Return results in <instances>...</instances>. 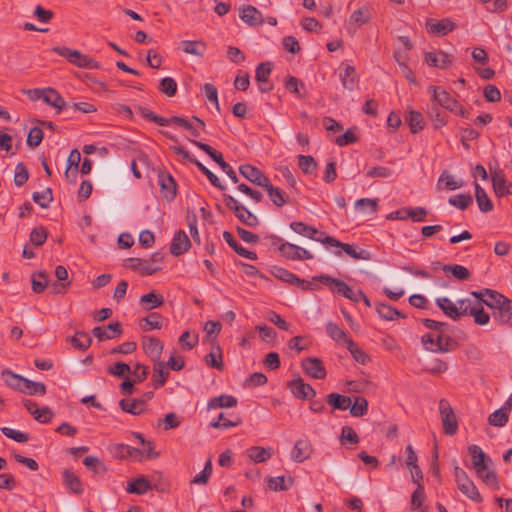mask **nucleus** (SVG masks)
Here are the masks:
<instances>
[{
	"mask_svg": "<svg viewBox=\"0 0 512 512\" xmlns=\"http://www.w3.org/2000/svg\"><path fill=\"white\" fill-rule=\"evenodd\" d=\"M468 452L472 457V465L476 471L477 476L488 486L498 489L497 474L488 469V464L491 463L489 458L478 445H471L468 447Z\"/></svg>",
	"mask_w": 512,
	"mask_h": 512,
	"instance_id": "f257e3e1",
	"label": "nucleus"
},
{
	"mask_svg": "<svg viewBox=\"0 0 512 512\" xmlns=\"http://www.w3.org/2000/svg\"><path fill=\"white\" fill-rule=\"evenodd\" d=\"M52 50L58 55L66 58L69 63L79 68L98 69L100 67L99 63L95 59L82 54L78 50H73L65 46H56L53 47Z\"/></svg>",
	"mask_w": 512,
	"mask_h": 512,
	"instance_id": "f03ea898",
	"label": "nucleus"
},
{
	"mask_svg": "<svg viewBox=\"0 0 512 512\" xmlns=\"http://www.w3.org/2000/svg\"><path fill=\"white\" fill-rule=\"evenodd\" d=\"M223 201L226 207L233 211L235 217L244 225L256 227L259 224L257 216L249 211L244 205L240 204L233 196L223 194Z\"/></svg>",
	"mask_w": 512,
	"mask_h": 512,
	"instance_id": "7ed1b4c3",
	"label": "nucleus"
},
{
	"mask_svg": "<svg viewBox=\"0 0 512 512\" xmlns=\"http://www.w3.org/2000/svg\"><path fill=\"white\" fill-rule=\"evenodd\" d=\"M314 281H320L328 286H334L332 288V292L338 293L343 297L351 300L352 302H359V296L357 295V291H353L352 288L342 280L336 279L329 275H320L313 278Z\"/></svg>",
	"mask_w": 512,
	"mask_h": 512,
	"instance_id": "20e7f679",
	"label": "nucleus"
},
{
	"mask_svg": "<svg viewBox=\"0 0 512 512\" xmlns=\"http://www.w3.org/2000/svg\"><path fill=\"white\" fill-rule=\"evenodd\" d=\"M192 144H194L196 147L204 151L207 155H209L220 167L221 169L227 174V176L231 179L233 183L238 182V177L233 170V168L225 162L223 155L220 152H217L214 150L210 145L197 141V140H190Z\"/></svg>",
	"mask_w": 512,
	"mask_h": 512,
	"instance_id": "39448f33",
	"label": "nucleus"
},
{
	"mask_svg": "<svg viewBox=\"0 0 512 512\" xmlns=\"http://www.w3.org/2000/svg\"><path fill=\"white\" fill-rule=\"evenodd\" d=\"M439 411L444 433L451 436L456 434L458 430V422L453 408L446 399H441L439 401Z\"/></svg>",
	"mask_w": 512,
	"mask_h": 512,
	"instance_id": "423d86ee",
	"label": "nucleus"
},
{
	"mask_svg": "<svg viewBox=\"0 0 512 512\" xmlns=\"http://www.w3.org/2000/svg\"><path fill=\"white\" fill-rule=\"evenodd\" d=\"M272 274L274 277L283 282L301 287V289L304 291L312 289V284L309 281L299 278L294 273L288 271L285 268L274 266L272 269Z\"/></svg>",
	"mask_w": 512,
	"mask_h": 512,
	"instance_id": "0eeeda50",
	"label": "nucleus"
},
{
	"mask_svg": "<svg viewBox=\"0 0 512 512\" xmlns=\"http://www.w3.org/2000/svg\"><path fill=\"white\" fill-rule=\"evenodd\" d=\"M322 243L328 244L333 247H340L343 249V251L348 254L350 257L354 259H361V260H370L371 259V253L367 250L360 249L357 251L353 245L342 243L339 240L335 239L332 236H325L322 240Z\"/></svg>",
	"mask_w": 512,
	"mask_h": 512,
	"instance_id": "6e6552de",
	"label": "nucleus"
},
{
	"mask_svg": "<svg viewBox=\"0 0 512 512\" xmlns=\"http://www.w3.org/2000/svg\"><path fill=\"white\" fill-rule=\"evenodd\" d=\"M429 90L437 104L453 113H458L459 102L452 98L446 90L437 86H430Z\"/></svg>",
	"mask_w": 512,
	"mask_h": 512,
	"instance_id": "1a4fd4ad",
	"label": "nucleus"
},
{
	"mask_svg": "<svg viewBox=\"0 0 512 512\" xmlns=\"http://www.w3.org/2000/svg\"><path fill=\"white\" fill-rule=\"evenodd\" d=\"M301 366L305 373L314 379L322 380L327 375L322 360L317 357H307L303 359Z\"/></svg>",
	"mask_w": 512,
	"mask_h": 512,
	"instance_id": "9d476101",
	"label": "nucleus"
},
{
	"mask_svg": "<svg viewBox=\"0 0 512 512\" xmlns=\"http://www.w3.org/2000/svg\"><path fill=\"white\" fill-rule=\"evenodd\" d=\"M123 329L120 322L110 323L106 326H97L92 329V335L98 341H105L119 337L122 335Z\"/></svg>",
	"mask_w": 512,
	"mask_h": 512,
	"instance_id": "9b49d317",
	"label": "nucleus"
},
{
	"mask_svg": "<svg viewBox=\"0 0 512 512\" xmlns=\"http://www.w3.org/2000/svg\"><path fill=\"white\" fill-rule=\"evenodd\" d=\"M288 388L291 393L298 399H309L315 397L316 390L308 383H305L302 378L293 379L288 383Z\"/></svg>",
	"mask_w": 512,
	"mask_h": 512,
	"instance_id": "f8f14e48",
	"label": "nucleus"
},
{
	"mask_svg": "<svg viewBox=\"0 0 512 512\" xmlns=\"http://www.w3.org/2000/svg\"><path fill=\"white\" fill-rule=\"evenodd\" d=\"M425 26L428 33L436 36H445L455 29L456 24L449 18L440 21L430 18L427 19Z\"/></svg>",
	"mask_w": 512,
	"mask_h": 512,
	"instance_id": "ddd939ff",
	"label": "nucleus"
},
{
	"mask_svg": "<svg viewBox=\"0 0 512 512\" xmlns=\"http://www.w3.org/2000/svg\"><path fill=\"white\" fill-rule=\"evenodd\" d=\"M158 182L162 197L169 201L173 200L177 193V184L172 175L170 173L160 171L158 173Z\"/></svg>",
	"mask_w": 512,
	"mask_h": 512,
	"instance_id": "4468645a",
	"label": "nucleus"
},
{
	"mask_svg": "<svg viewBox=\"0 0 512 512\" xmlns=\"http://www.w3.org/2000/svg\"><path fill=\"white\" fill-rule=\"evenodd\" d=\"M239 172L248 181L257 186H266L269 178L257 167L250 164H243L239 167Z\"/></svg>",
	"mask_w": 512,
	"mask_h": 512,
	"instance_id": "2eb2a0df",
	"label": "nucleus"
},
{
	"mask_svg": "<svg viewBox=\"0 0 512 512\" xmlns=\"http://www.w3.org/2000/svg\"><path fill=\"white\" fill-rule=\"evenodd\" d=\"M492 187L495 195L502 198L512 194V183H508L502 171H491Z\"/></svg>",
	"mask_w": 512,
	"mask_h": 512,
	"instance_id": "dca6fc26",
	"label": "nucleus"
},
{
	"mask_svg": "<svg viewBox=\"0 0 512 512\" xmlns=\"http://www.w3.org/2000/svg\"><path fill=\"white\" fill-rule=\"evenodd\" d=\"M239 17L251 27L261 26L264 23L262 13L252 5H243L239 10Z\"/></svg>",
	"mask_w": 512,
	"mask_h": 512,
	"instance_id": "f3484780",
	"label": "nucleus"
},
{
	"mask_svg": "<svg viewBox=\"0 0 512 512\" xmlns=\"http://www.w3.org/2000/svg\"><path fill=\"white\" fill-rule=\"evenodd\" d=\"M127 267L139 272L143 276H149L161 270L159 266H152L147 259L131 257L126 260Z\"/></svg>",
	"mask_w": 512,
	"mask_h": 512,
	"instance_id": "a211bd4d",
	"label": "nucleus"
},
{
	"mask_svg": "<svg viewBox=\"0 0 512 512\" xmlns=\"http://www.w3.org/2000/svg\"><path fill=\"white\" fill-rule=\"evenodd\" d=\"M313 447L308 439H300L296 441L291 452V458L298 463H302L311 457Z\"/></svg>",
	"mask_w": 512,
	"mask_h": 512,
	"instance_id": "6ab92c4d",
	"label": "nucleus"
},
{
	"mask_svg": "<svg viewBox=\"0 0 512 512\" xmlns=\"http://www.w3.org/2000/svg\"><path fill=\"white\" fill-rule=\"evenodd\" d=\"M191 246V242L187 234L183 230L175 233L170 244V253L174 256L184 254Z\"/></svg>",
	"mask_w": 512,
	"mask_h": 512,
	"instance_id": "aec40b11",
	"label": "nucleus"
},
{
	"mask_svg": "<svg viewBox=\"0 0 512 512\" xmlns=\"http://www.w3.org/2000/svg\"><path fill=\"white\" fill-rule=\"evenodd\" d=\"M421 343L426 350L435 353H446L450 348L443 346V335L440 333L434 337L431 333H426L421 337Z\"/></svg>",
	"mask_w": 512,
	"mask_h": 512,
	"instance_id": "412c9836",
	"label": "nucleus"
},
{
	"mask_svg": "<svg viewBox=\"0 0 512 512\" xmlns=\"http://www.w3.org/2000/svg\"><path fill=\"white\" fill-rule=\"evenodd\" d=\"M290 228L297 234H300L302 236L308 237L312 240H315V241H318L321 243H322V240L324 239L323 232H320L316 228L309 226L301 221L291 222Z\"/></svg>",
	"mask_w": 512,
	"mask_h": 512,
	"instance_id": "4be33fe9",
	"label": "nucleus"
},
{
	"mask_svg": "<svg viewBox=\"0 0 512 512\" xmlns=\"http://www.w3.org/2000/svg\"><path fill=\"white\" fill-rule=\"evenodd\" d=\"M425 62L429 66L444 69L450 65L451 60L447 53L440 50L438 52H427L425 54Z\"/></svg>",
	"mask_w": 512,
	"mask_h": 512,
	"instance_id": "5701e85b",
	"label": "nucleus"
},
{
	"mask_svg": "<svg viewBox=\"0 0 512 512\" xmlns=\"http://www.w3.org/2000/svg\"><path fill=\"white\" fill-rule=\"evenodd\" d=\"M43 102L55 108L57 112H60L66 108L65 99L60 95V93L57 90L51 87L46 88L43 97Z\"/></svg>",
	"mask_w": 512,
	"mask_h": 512,
	"instance_id": "b1692460",
	"label": "nucleus"
},
{
	"mask_svg": "<svg viewBox=\"0 0 512 512\" xmlns=\"http://www.w3.org/2000/svg\"><path fill=\"white\" fill-rule=\"evenodd\" d=\"M223 238L226 243L240 256L245 257L250 260H257V254L253 251H249L246 248L242 247L237 240L234 238L232 233L229 231L223 232Z\"/></svg>",
	"mask_w": 512,
	"mask_h": 512,
	"instance_id": "393cba45",
	"label": "nucleus"
},
{
	"mask_svg": "<svg viewBox=\"0 0 512 512\" xmlns=\"http://www.w3.org/2000/svg\"><path fill=\"white\" fill-rule=\"evenodd\" d=\"M475 187V199L479 210L483 213H488L493 210L494 205L485 192V190L477 183L474 184Z\"/></svg>",
	"mask_w": 512,
	"mask_h": 512,
	"instance_id": "a878e982",
	"label": "nucleus"
},
{
	"mask_svg": "<svg viewBox=\"0 0 512 512\" xmlns=\"http://www.w3.org/2000/svg\"><path fill=\"white\" fill-rule=\"evenodd\" d=\"M119 406L123 412L140 415L145 411V399H122L119 402Z\"/></svg>",
	"mask_w": 512,
	"mask_h": 512,
	"instance_id": "bb28decb",
	"label": "nucleus"
},
{
	"mask_svg": "<svg viewBox=\"0 0 512 512\" xmlns=\"http://www.w3.org/2000/svg\"><path fill=\"white\" fill-rule=\"evenodd\" d=\"M238 403L236 397L232 395H220L217 397L211 398L207 403L208 410L217 409V408H232L235 407Z\"/></svg>",
	"mask_w": 512,
	"mask_h": 512,
	"instance_id": "cd10ccee",
	"label": "nucleus"
},
{
	"mask_svg": "<svg viewBox=\"0 0 512 512\" xmlns=\"http://www.w3.org/2000/svg\"><path fill=\"white\" fill-rule=\"evenodd\" d=\"M326 402L333 409L344 411V410H347L351 406L352 399L349 396L333 392L326 396Z\"/></svg>",
	"mask_w": 512,
	"mask_h": 512,
	"instance_id": "c85d7f7f",
	"label": "nucleus"
},
{
	"mask_svg": "<svg viewBox=\"0 0 512 512\" xmlns=\"http://www.w3.org/2000/svg\"><path fill=\"white\" fill-rule=\"evenodd\" d=\"M152 489V485L144 476H140L127 484L126 492L129 494L143 495Z\"/></svg>",
	"mask_w": 512,
	"mask_h": 512,
	"instance_id": "c756f323",
	"label": "nucleus"
},
{
	"mask_svg": "<svg viewBox=\"0 0 512 512\" xmlns=\"http://www.w3.org/2000/svg\"><path fill=\"white\" fill-rule=\"evenodd\" d=\"M437 306L451 319L459 320L464 315L463 310L459 311L456 304L452 303L448 298L442 297L436 299Z\"/></svg>",
	"mask_w": 512,
	"mask_h": 512,
	"instance_id": "7c9ffc66",
	"label": "nucleus"
},
{
	"mask_svg": "<svg viewBox=\"0 0 512 512\" xmlns=\"http://www.w3.org/2000/svg\"><path fill=\"white\" fill-rule=\"evenodd\" d=\"M63 481L65 486L74 494L80 495L83 493L82 483L79 477L72 472L71 470H64L63 473Z\"/></svg>",
	"mask_w": 512,
	"mask_h": 512,
	"instance_id": "2f4dec72",
	"label": "nucleus"
},
{
	"mask_svg": "<svg viewBox=\"0 0 512 512\" xmlns=\"http://www.w3.org/2000/svg\"><path fill=\"white\" fill-rule=\"evenodd\" d=\"M181 45L183 52L197 57H203L206 51V43L202 40H184Z\"/></svg>",
	"mask_w": 512,
	"mask_h": 512,
	"instance_id": "473e14b6",
	"label": "nucleus"
},
{
	"mask_svg": "<svg viewBox=\"0 0 512 512\" xmlns=\"http://www.w3.org/2000/svg\"><path fill=\"white\" fill-rule=\"evenodd\" d=\"M464 315L473 316L474 322L480 326L486 325L490 321V315L483 309L481 305L473 307H465L463 309Z\"/></svg>",
	"mask_w": 512,
	"mask_h": 512,
	"instance_id": "72a5a7b5",
	"label": "nucleus"
},
{
	"mask_svg": "<svg viewBox=\"0 0 512 512\" xmlns=\"http://www.w3.org/2000/svg\"><path fill=\"white\" fill-rule=\"evenodd\" d=\"M168 376H169V370L166 367L164 362L159 361L154 364L152 381H153V385L156 389L162 387L165 384Z\"/></svg>",
	"mask_w": 512,
	"mask_h": 512,
	"instance_id": "f704fd0d",
	"label": "nucleus"
},
{
	"mask_svg": "<svg viewBox=\"0 0 512 512\" xmlns=\"http://www.w3.org/2000/svg\"><path fill=\"white\" fill-rule=\"evenodd\" d=\"M241 423L242 420L239 416L232 415L231 418H227L222 412L218 415V418L215 421L210 423V426L215 429L227 430L229 428L239 426Z\"/></svg>",
	"mask_w": 512,
	"mask_h": 512,
	"instance_id": "c9c22d12",
	"label": "nucleus"
},
{
	"mask_svg": "<svg viewBox=\"0 0 512 512\" xmlns=\"http://www.w3.org/2000/svg\"><path fill=\"white\" fill-rule=\"evenodd\" d=\"M462 186V180H455L454 177L448 171L442 172L437 182L438 190H456L461 188Z\"/></svg>",
	"mask_w": 512,
	"mask_h": 512,
	"instance_id": "e433bc0d",
	"label": "nucleus"
},
{
	"mask_svg": "<svg viewBox=\"0 0 512 512\" xmlns=\"http://www.w3.org/2000/svg\"><path fill=\"white\" fill-rule=\"evenodd\" d=\"M457 486L458 489L472 501L476 503H481L483 501L481 494L471 479H468Z\"/></svg>",
	"mask_w": 512,
	"mask_h": 512,
	"instance_id": "4c0bfd02",
	"label": "nucleus"
},
{
	"mask_svg": "<svg viewBox=\"0 0 512 512\" xmlns=\"http://www.w3.org/2000/svg\"><path fill=\"white\" fill-rule=\"evenodd\" d=\"M340 78L343 87L349 91H353L357 86L358 80L356 77V71L351 65H345L343 73L340 74Z\"/></svg>",
	"mask_w": 512,
	"mask_h": 512,
	"instance_id": "58836bf2",
	"label": "nucleus"
},
{
	"mask_svg": "<svg viewBox=\"0 0 512 512\" xmlns=\"http://www.w3.org/2000/svg\"><path fill=\"white\" fill-rule=\"evenodd\" d=\"M140 304L145 305V310H152L162 306L164 304V298L162 295L153 290L140 297Z\"/></svg>",
	"mask_w": 512,
	"mask_h": 512,
	"instance_id": "ea45409f",
	"label": "nucleus"
},
{
	"mask_svg": "<svg viewBox=\"0 0 512 512\" xmlns=\"http://www.w3.org/2000/svg\"><path fill=\"white\" fill-rule=\"evenodd\" d=\"M204 361L209 367L223 371L224 364L220 346L216 345L213 350L204 357Z\"/></svg>",
	"mask_w": 512,
	"mask_h": 512,
	"instance_id": "a19ab883",
	"label": "nucleus"
},
{
	"mask_svg": "<svg viewBox=\"0 0 512 512\" xmlns=\"http://www.w3.org/2000/svg\"><path fill=\"white\" fill-rule=\"evenodd\" d=\"M263 188L266 189L270 200L277 207H282L287 203L285 193L279 187L273 186L270 179L268 180L267 185L263 186Z\"/></svg>",
	"mask_w": 512,
	"mask_h": 512,
	"instance_id": "79ce46f5",
	"label": "nucleus"
},
{
	"mask_svg": "<svg viewBox=\"0 0 512 512\" xmlns=\"http://www.w3.org/2000/svg\"><path fill=\"white\" fill-rule=\"evenodd\" d=\"M376 311L380 318L384 320H394L396 318H405L406 316L402 314L399 310L396 308L384 304V303H377L376 304Z\"/></svg>",
	"mask_w": 512,
	"mask_h": 512,
	"instance_id": "37998d69",
	"label": "nucleus"
},
{
	"mask_svg": "<svg viewBox=\"0 0 512 512\" xmlns=\"http://www.w3.org/2000/svg\"><path fill=\"white\" fill-rule=\"evenodd\" d=\"M2 376L4 378V382L6 383L7 386H9L10 388L22 393V387H23V382L25 381V378L22 377L21 375L19 374H16L10 370H4L2 372Z\"/></svg>",
	"mask_w": 512,
	"mask_h": 512,
	"instance_id": "c03bdc74",
	"label": "nucleus"
},
{
	"mask_svg": "<svg viewBox=\"0 0 512 512\" xmlns=\"http://www.w3.org/2000/svg\"><path fill=\"white\" fill-rule=\"evenodd\" d=\"M326 332L330 338H332L337 343H344L347 346V342L352 340L346 334V332L341 329L337 324L333 322H328L326 324Z\"/></svg>",
	"mask_w": 512,
	"mask_h": 512,
	"instance_id": "a18cd8bd",
	"label": "nucleus"
},
{
	"mask_svg": "<svg viewBox=\"0 0 512 512\" xmlns=\"http://www.w3.org/2000/svg\"><path fill=\"white\" fill-rule=\"evenodd\" d=\"M442 270L446 274H451L454 278H456L457 280H461V281L468 280L471 276L470 271L466 267L459 265V264L444 265L442 267Z\"/></svg>",
	"mask_w": 512,
	"mask_h": 512,
	"instance_id": "49530a36",
	"label": "nucleus"
},
{
	"mask_svg": "<svg viewBox=\"0 0 512 512\" xmlns=\"http://www.w3.org/2000/svg\"><path fill=\"white\" fill-rule=\"evenodd\" d=\"M249 458L255 463L266 462L272 456L270 448L266 449L260 446H252L248 449Z\"/></svg>",
	"mask_w": 512,
	"mask_h": 512,
	"instance_id": "de8ad7c7",
	"label": "nucleus"
},
{
	"mask_svg": "<svg viewBox=\"0 0 512 512\" xmlns=\"http://www.w3.org/2000/svg\"><path fill=\"white\" fill-rule=\"evenodd\" d=\"M143 349L147 354L159 358L163 350V344L158 338L148 337L143 341Z\"/></svg>",
	"mask_w": 512,
	"mask_h": 512,
	"instance_id": "09e8293b",
	"label": "nucleus"
},
{
	"mask_svg": "<svg viewBox=\"0 0 512 512\" xmlns=\"http://www.w3.org/2000/svg\"><path fill=\"white\" fill-rule=\"evenodd\" d=\"M22 393L27 395H40L46 394V385L42 382H35L25 378L23 382Z\"/></svg>",
	"mask_w": 512,
	"mask_h": 512,
	"instance_id": "8fccbe9b",
	"label": "nucleus"
},
{
	"mask_svg": "<svg viewBox=\"0 0 512 512\" xmlns=\"http://www.w3.org/2000/svg\"><path fill=\"white\" fill-rule=\"evenodd\" d=\"M288 484H286V479L284 476L279 477H269L267 478V485L270 490L272 491H285L290 486L293 485L294 479L292 477H289L287 479Z\"/></svg>",
	"mask_w": 512,
	"mask_h": 512,
	"instance_id": "3c124183",
	"label": "nucleus"
},
{
	"mask_svg": "<svg viewBox=\"0 0 512 512\" xmlns=\"http://www.w3.org/2000/svg\"><path fill=\"white\" fill-rule=\"evenodd\" d=\"M350 414L354 417H362L368 412V401L365 397L357 396L349 407Z\"/></svg>",
	"mask_w": 512,
	"mask_h": 512,
	"instance_id": "603ef678",
	"label": "nucleus"
},
{
	"mask_svg": "<svg viewBox=\"0 0 512 512\" xmlns=\"http://www.w3.org/2000/svg\"><path fill=\"white\" fill-rule=\"evenodd\" d=\"M406 121L410 127V130L413 134H416L423 130L424 128V119L420 112L418 111H410Z\"/></svg>",
	"mask_w": 512,
	"mask_h": 512,
	"instance_id": "864d4df0",
	"label": "nucleus"
},
{
	"mask_svg": "<svg viewBox=\"0 0 512 512\" xmlns=\"http://www.w3.org/2000/svg\"><path fill=\"white\" fill-rule=\"evenodd\" d=\"M507 408L504 406L496 411H494L492 414L489 415L488 421L490 425L496 426V427H503L506 425V423L509 420V415L507 412Z\"/></svg>",
	"mask_w": 512,
	"mask_h": 512,
	"instance_id": "5fc2aeb1",
	"label": "nucleus"
},
{
	"mask_svg": "<svg viewBox=\"0 0 512 512\" xmlns=\"http://www.w3.org/2000/svg\"><path fill=\"white\" fill-rule=\"evenodd\" d=\"M371 19L370 11L367 7H362L354 11L350 15V22L354 23L356 27H360L366 23H368Z\"/></svg>",
	"mask_w": 512,
	"mask_h": 512,
	"instance_id": "6e6d98bb",
	"label": "nucleus"
},
{
	"mask_svg": "<svg viewBox=\"0 0 512 512\" xmlns=\"http://www.w3.org/2000/svg\"><path fill=\"white\" fill-rule=\"evenodd\" d=\"M70 341L75 348H78L82 351L87 350L92 343V339L90 338V336L82 331L76 332Z\"/></svg>",
	"mask_w": 512,
	"mask_h": 512,
	"instance_id": "4d7b16f0",
	"label": "nucleus"
},
{
	"mask_svg": "<svg viewBox=\"0 0 512 512\" xmlns=\"http://www.w3.org/2000/svg\"><path fill=\"white\" fill-rule=\"evenodd\" d=\"M298 165L303 173L307 175L313 174L317 169L316 160L310 155H299L298 156Z\"/></svg>",
	"mask_w": 512,
	"mask_h": 512,
	"instance_id": "13d9d810",
	"label": "nucleus"
},
{
	"mask_svg": "<svg viewBox=\"0 0 512 512\" xmlns=\"http://www.w3.org/2000/svg\"><path fill=\"white\" fill-rule=\"evenodd\" d=\"M346 348L349 350L354 360L358 363L364 365L370 361V357L362 349H360L353 340H349L347 342Z\"/></svg>",
	"mask_w": 512,
	"mask_h": 512,
	"instance_id": "bf43d9fd",
	"label": "nucleus"
},
{
	"mask_svg": "<svg viewBox=\"0 0 512 512\" xmlns=\"http://www.w3.org/2000/svg\"><path fill=\"white\" fill-rule=\"evenodd\" d=\"M358 131L357 127L349 128L344 134L338 136L335 139V143L339 147H344L349 144H354L358 142V136L356 135V132Z\"/></svg>",
	"mask_w": 512,
	"mask_h": 512,
	"instance_id": "052dcab7",
	"label": "nucleus"
},
{
	"mask_svg": "<svg viewBox=\"0 0 512 512\" xmlns=\"http://www.w3.org/2000/svg\"><path fill=\"white\" fill-rule=\"evenodd\" d=\"M32 199L40 207L47 208L49 204L53 201L52 189L46 188L44 191L34 192L32 195Z\"/></svg>",
	"mask_w": 512,
	"mask_h": 512,
	"instance_id": "680f3d73",
	"label": "nucleus"
},
{
	"mask_svg": "<svg viewBox=\"0 0 512 512\" xmlns=\"http://www.w3.org/2000/svg\"><path fill=\"white\" fill-rule=\"evenodd\" d=\"M448 202L450 205L457 207L460 210H465L472 204L473 199L469 194H458L451 196Z\"/></svg>",
	"mask_w": 512,
	"mask_h": 512,
	"instance_id": "e2e57ef3",
	"label": "nucleus"
},
{
	"mask_svg": "<svg viewBox=\"0 0 512 512\" xmlns=\"http://www.w3.org/2000/svg\"><path fill=\"white\" fill-rule=\"evenodd\" d=\"M272 71V63L271 62H262L260 63L255 72V79L260 84H265L268 82V78Z\"/></svg>",
	"mask_w": 512,
	"mask_h": 512,
	"instance_id": "0e129e2a",
	"label": "nucleus"
},
{
	"mask_svg": "<svg viewBox=\"0 0 512 512\" xmlns=\"http://www.w3.org/2000/svg\"><path fill=\"white\" fill-rule=\"evenodd\" d=\"M83 464L95 474H104L107 472L106 466L97 457L87 456L83 459Z\"/></svg>",
	"mask_w": 512,
	"mask_h": 512,
	"instance_id": "69168bd1",
	"label": "nucleus"
},
{
	"mask_svg": "<svg viewBox=\"0 0 512 512\" xmlns=\"http://www.w3.org/2000/svg\"><path fill=\"white\" fill-rule=\"evenodd\" d=\"M159 91L167 97H173L177 92V83L171 77H165L160 81Z\"/></svg>",
	"mask_w": 512,
	"mask_h": 512,
	"instance_id": "338daca9",
	"label": "nucleus"
},
{
	"mask_svg": "<svg viewBox=\"0 0 512 512\" xmlns=\"http://www.w3.org/2000/svg\"><path fill=\"white\" fill-rule=\"evenodd\" d=\"M298 250L299 246L289 242H283L278 246V251L288 260H297Z\"/></svg>",
	"mask_w": 512,
	"mask_h": 512,
	"instance_id": "774afa93",
	"label": "nucleus"
}]
</instances>
